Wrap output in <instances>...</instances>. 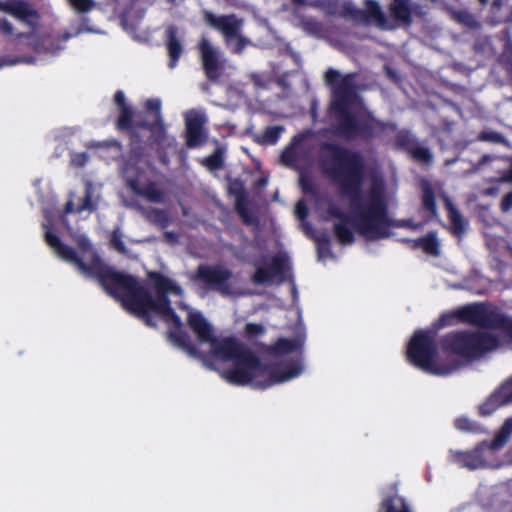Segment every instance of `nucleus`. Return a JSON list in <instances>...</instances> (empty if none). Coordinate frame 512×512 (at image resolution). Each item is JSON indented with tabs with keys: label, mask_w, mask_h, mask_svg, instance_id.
<instances>
[{
	"label": "nucleus",
	"mask_w": 512,
	"mask_h": 512,
	"mask_svg": "<svg viewBox=\"0 0 512 512\" xmlns=\"http://www.w3.org/2000/svg\"><path fill=\"white\" fill-rule=\"evenodd\" d=\"M44 227L46 228L45 241L59 258L73 264L85 276L96 279L108 295L121 301L128 312L140 318L148 327H156L152 312L157 314L165 323L172 324L168 331L169 340L190 357L206 359V354L200 352L192 342L191 337L183 328L180 317L171 306L169 294H180L181 287L179 285L161 272L150 271L147 277L156 293V296L153 297L135 276L107 266L87 238L81 237L77 241L80 251L89 253L87 262H85L74 248L64 244L47 225H44Z\"/></svg>",
	"instance_id": "f257e3e1"
},
{
	"label": "nucleus",
	"mask_w": 512,
	"mask_h": 512,
	"mask_svg": "<svg viewBox=\"0 0 512 512\" xmlns=\"http://www.w3.org/2000/svg\"><path fill=\"white\" fill-rule=\"evenodd\" d=\"M318 163L322 173L336 185L339 195L349 200L352 216L334 204L327 207L328 215L339 220L334 224L333 232L341 245L352 244L355 240L349 224L365 239L372 241L388 238L392 227L411 230L422 227L412 219L396 221L389 217L381 182L374 181L363 197L365 161L359 151L335 142H322L318 147Z\"/></svg>",
	"instance_id": "f03ea898"
},
{
	"label": "nucleus",
	"mask_w": 512,
	"mask_h": 512,
	"mask_svg": "<svg viewBox=\"0 0 512 512\" xmlns=\"http://www.w3.org/2000/svg\"><path fill=\"white\" fill-rule=\"evenodd\" d=\"M325 83L332 88L331 109L336 122L333 132L346 141H370L382 133L395 132L397 125L376 119L370 112H352L349 107L356 97L354 74L342 76L337 70L329 68L325 72Z\"/></svg>",
	"instance_id": "7ed1b4c3"
},
{
	"label": "nucleus",
	"mask_w": 512,
	"mask_h": 512,
	"mask_svg": "<svg viewBox=\"0 0 512 512\" xmlns=\"http://www.w3.org/2000/svg\"><path fill=\"white\" fill-rule=\"evenodd\" d=\"M232 363L231 368L222 372V377L232 385H250L257 389H266L292 380L299 376L303 370L301 363L298 361L287 363L262 362L247 347Z\"/></svg>",
	"instance_id": "20e7f679"
},
{
	"label": "nucleus",
	"mask_w": 512,
	"mask_h": 512,
	"mask_svg": "<svg viewBox=\"0 0 512 512\" xmlns=\"http://www.w3.org/2000/svg\"><path fill=\"white\" fill-rule=\"evenodd\" d=\"M411 6L410 0H391L388 5L390 17L395 22L391 23L384 14L380 4L376 0H364V9L356 7L351 2H344L340 15L349 18L359 24H376L381 30H393L399 26L409 28L413 24V14L417 13Z\"/></svg>",
	"instance_id": "39448f33"
},
{
	"label": "nucleus",
	"mask_w": 512,
	"mask_h": 512,
	"mask_svg": "<svg viewBox=\"0 0 512 512\" xmlns=\"http://www.w3.org/2000/svg\"><path fill=\"white\" fill-rule=\"evenodd\" d=\"M442 326H449L454 321L492 330H499L512 345V317L503 313L490 302H475L463 305L451 312L442 314Z\"/></svg>",
	"instance_id": "423d86ee"
},
{
	"label": "nucleus",
	"mask_w": 512,
	"mask_h": 512,
	"mask_svg": "<svg viewBox=\"0 0 512 512\" xmlns=\"http://www.w3.org/2000/svg\"><path fill=\"white\" fill-rule=\"evenodd\" d=\"M407 360L423 372L435 376H448L460 368L458 361L438 358V345L431 332L417 330L407 346Z\"/></svg>",
	"instance_id": "0eeeda50"
},
{
	"label": "nucleus",
	"mask_w": 512,
	"mask_h": 512,
	"mask_svg": "<svg viewBox=\"0 0 512 512\" xmlns=\"http://www.w3.org/2000/svg\"><path fill=\"white\" fill-rule=\"evenodd\" d=\"M496 335L484 331L460 330L447 333L441 339L446 353L456 355L466 362H473L499 347Z\"/></svg>",
	"instance_id": "6e6552de"
},
{
	"label": "nucleus",
	"mask_w": 512,
	"mask_h": 512,
	"mask_svg": "<svg viewBox=\"0 0 512 512\" xmlns=\"http://www.w3.org/2000/svg\"><path fill=\"white\" fill-rule=\"evenodd\" d=\"M113 101L119 108V115L115 121V128L119 132H126L129 137V150L123 156L124 169H134L147 155L148 145L143 140L139 131L134 127L135 117H139L141 113H136L134 109L126 103L125 94L122 90H117L114 94Z\"/></svg>",
	"instance_id": "1a4fd4ad"
},
{
	"label": "nucleus",
	"mask_w": 512,
	"mask_h": 512,
	"mask_svg": "<svg viewBox=\"0 0 512 512\" xmlns=\"http://www.w3.org/2000/svg\"><path fill=\"white\" fill-rule=\"evenodd\" d=\"M512 434V417L507 418L491 442L482 441L469 451H451L452 460L470 470L487 466L485 452L499 450L506 445Z\"/></svg>",
	"instance_id": "9d476101"
},
{
	"label": "nucleus",
	"mask_w": 512,
	"mask_h": 512,
	"mask_svg": "<svg viewBox=\"0 0 512 512\" xmlns=\"http://www.w3.org/2000/svg\"><path fill=\"white\" fill-rule=\"evenodd\" d=\"M145 112L134 119V127L136 131L140 129L150 132L147 143L148 148L153 146H161L167 136L166 125L161 111V101L158 98H150L144 104Z\"/></svg>",
	"instance_id": "9b49d317"
},
{
	"label": "nucleus",
	"mask_w": 512,
	"mask_h": 512,
	"mask_svg": "<svg viewBox=\"0 0 512 512\" xmlns=\"http://www.w3.org/2000/svg\"><path fill=\"white\" fill-rule=\"evenodd\" d=\"M203 20L207 26L219 31L227 43L231 39H237L233 52H242L246 45L245 39L240 34L243 25L242 19H239L235 14L217 16L211 11L204 10Z\"/></svg>",
	"instance_id": "f8f14e48"
},
{
	"label": "nucleus",
	"mask_w": 512,
	"mask_h": 512,
	"mask_svg": "<svg viewBox=\"0 0 512 512\" xmlns=\"http://www.w3.org/2000/svg\"><path fill=\"white\" fill-rule=\"evenodd\" d=\"M232 278V271L220 265L200 264L196 268L191 280L201 284L209 290H216L222 295H229V281Z\"/></svg>",
	"instance_id": "ddd939ff"
},
{
	"label": "nucleus",
	"mask_w": 512,
	"mask_h": 512,
	"mask_svg": "<svg viewBox=\"0 0 512 512\" xmlns=\"http://www.w3.org/2000/svg\"><path fill=\"white\" fill-rule=\"evenodd\" d=\"M288 270L287 258L282 255H274L266 266L256 268L251 276V282L255 285H264L277 280V283L281 284L286 280Z\"/></svg>",
	"instance_id": "4468645a"
},
{
	"label": "nucleus",
	"mask_w": 512,
	"mask_h": 512,
	"mask_svg": "<svg viewBox=\"0 0 512 512\" xmlns=\"http://www.w3.org/2000/svg\"><path fill=\"white\" fill-rule=\"evenodd\" d=\"M198 48L206 78L217 83L225 71V60L221 59V52L205 38L199 42Z\"/></svg>",
	"instance_id": "2eb2a0df"
},
{
	"label": "nucleus",
	"mask_w": 512,
	"mask_h": 512,
	"mask_svg": "<svg viewBox=\"0 0 512 512\" xmlns=\"http://www.w3.org/2000/svg\"><path fill=\"white\" fill-rule=\"evenodd\" d=\"M0 11L5 12L34 30L40 19L38 10L26 0H0Z\"/></svg>",
	"instance_id": "dca6fc26"
},
{
	"label": "nucleus",
	"mask_w": 512,
	"mask_h": 512,
	"mask_svg": "<svg viewBox=\"0 0 512 512\" xmlns=\"http://www.w3.org/2000/svg\"><path fill=\"white\" fill-rule=\"evenodd\" d=\"M207 343L211 346L210 355L223 362H233L246 348L232 336L219 339L214 335Z\"/></svg>",
	"instance_id": "f3484780"
},
{
	"label": "nucleus",
	"mask_w": 512,
	"mask_h": 512,
	"mask_svg": "<svg viewBox=\"0 0 512 512\" xmlns=\"http://www.w3.org/2000/svg\"><path fill=\"white\" fill-rule=\"evenodd\" d=\"M206 118L197 112H191L185 118V142L187 147L196 148L205 144L207 134L204 129Z\"/></svg>",
	"instance_id": "a211bd4d"
},
{
	"label": "nucleus",
	"mask_w": 512,
	"mask_h": 512,
	"mask_svg": "<svg viewBox=\"0 0 512 512\" xmlns=\"http://www.w3.org/2000/svg\"><path fill=\"white\" fill-rule=\"evenodd\" d=\"M305 337L302 335L297 336L293 339L281 337L275 343L268 345L265 343L258 344V350L260 353L270 357H279L291 354L296 351L303 349Z\"/></svg>",
	"instance_id": "6ab92c4d"
},
{
	"label": "nucleus",
	"mask_w": 512,
	"mask_h": 512,
	"mask_svg": "<svg viewBox=\"0 0 512 512\" xmlns=\"http://www.w3.org/2000/svg\"><path fill=\"white\" fill-rule=\"evenodd\" d=\"M165 46L168 54V67L174 69L179 59L181 58L184 47L181 40L178 37V30L175 26H169L165 31Z\"/></svg>",
	"instance_id": "aec40b11"
},
{
	"label": "nucleus",
	"mask_w": 512,
	"mask_h": 512,
	"mask_svg": "<svg viewBox=\"0 0 512 512\" xmlns=\"http://www.w3.org/2000/svg\"><path fill=\"white\" fill-rule=\"evenodd\" d=\"M187 324L202 343H207L214 336L212 326L199 311H189Z\"/></svg>",
	"instance_id": "412c9836"
},
{
	"label": "nucleus",
	"mask_w": 512,
	"mask_h": 512,
	"mask_svg": "<svg viewBox=\"0 0 512 512\" xmlns=\"http://www.w3.org/2000/svg\"><path fill=\"white\" fill-rule=\"evenodd\" d=\"M389 488L393 494L382 498L378 512H412L405 498L397 495V484L393 483Z\"/></svg>",
	"instance_id": "4be33fe9"
},
{
	"label": "nucleus",
	"mask_w": 512,
	"mask_h": 512,
	"mask_svg": "<svg viewBox=\"0 0 512 512\" xmlns=\"http://www.w3.org/2000/svg\"><path fill=\"white\" fill-rule=\"evenodd\" d=\"M127 185L133 193L145 197L150 202L160 203L163 201L164 193L154 182H149L145 186H140L137 178H130L127 181Z\"/></svg>",
	"instance_id": "5701e85b"
},
{
	"label": "nucleus",
	"mask_w": 512,
	"mask_h": 512,
	"mask_svg": "<svg viewBox=\"0 0 512 512\" xmlns=\"http://www.w3.org/2000/svg\"><path fill=\"white\" fill-rule=\"evenodd\" d=\"M508 405L504 395L501 394L500 390L497 388L491 393L486 400L479 405L478 413L481 416H490L493 414L498 408Z\"/></svg>",
	"instance_id": "b1692460"
},
{
	"label": "nucleus",
	"mask_w": 512,
	"mask_h": 512,
	"mask_svg": "<svg viewBox=\"0 0 512 512\" xmlns=\"http://www.w3.org/2000/svg\"><path fill=\"white\" fill-rule=\"evenodd\" d=\"M421 201L422 208L429 213L432 219L438 218L436 196L432 185L428 181H424L421 185Z\"/></svg>",
	"instance_id": "393cba45"
},
{
	"label": "nucleus",
	"mask_w": 512,
	"mask_h": 512,
	"mask_svg": "<svg viewBox=\"0 0 512 512\" xmlns=\"http://www.w3.org/2000/svg\"><path fill=\"white\" fill-rule=\"evenodd\" d=\"M445 206L448 212V218L451 223V231L454 235L460 236L465 232V222L455 205L448 197H445Z\"/></svg>",
	"instance_id": "a878e982"
},
{
	"label": "nucleus",
	"mask_w": 512,
	"mask_h": 512,
	"mask_svg": "<svg viewBox=\"0 0 512 512\" xmlns=\"http://www.w3.org/2000/svg\"><path fill=\"white\" fill-rule=\"evenodd\" d=\"M235 210L244 224L253 225L257 223V218L248 209V200L242 188L236 197Z\"/></svg>",
	"instance_id": "bb28decb"
},
{
	"label": "nucleus",
	"mask_w": 512,
	"mask_h": 512,
	"mask_svg": "<svg viewBox=\"0 0 512 512\" xmlns=\"http://www.w3.org/2000/svg\"><path fill=\"white\" fill-rule=\"evenodd\" d=\"M284 130L281 125L268 126L261 134L254 136V141L259 145H275Z\"/></svg>",
	"instance_id": "cd10ccee"
},
{
	"label": "nucleus",
	"mask_w": 512,
	"mask_h": 512,
	"mask_svg": "<svg viewBox=\"0 0 512 512\" xmlns=\"http://www.w3.org/2000/svg\"><path fill=\"white\" fill-rule=\"evenodd\" d=\"M301 139L294 137L293 142L286 146L280 154V162L284 166L294 167L298 160V153L296 148V142H300Z\"/></svg>",
	"instance_id": "c85d7f7f"
},
{
	"label": "nucleus",
	"mask_w": 512,
	"mask_h": 512,
	"mask_svg": "<svg viewBox=\"0 0 512 512\" xmlns=\"http://www.w3.org/2000/svg\"><path fill=\"white\" fill-rule=\"evenodd\" d=\"M420 245L421 249L429 255L438 256L440 249H439V242L437 239V235L435 232H429L424 237L420 238Z\"/></svg>",
	"instance_id": "c756f323"
},
{
	"label": "nucleus",
	"mask_w": 512,
	"mask_h": 512,
	"mask_svg": "<svg viewBox=\"0 0 512 512\" xmlns=\"http://www.w3.org/2000/svg\"><path fill=\"white\" fill-rule=\"evenodd\" d=\"M394 144L397 148L409 152L416 144L413 135L408 130H400L394 138Z\"/></svg>",
	"instance_id": "7c9ffc66"
},
{
	"label": "nucleus",
	"mask_w": 512,
	"mask_h": 512,
	"mask_svg": "<svg viewBox=\"0 0 512 512\" xmlns=\"http://www.w3.org/2000/svg\"><path fill=\"white\" fill-rule=\"evenodd\" d=\"M203 165L211 171L220 170L224 165L223 151L217 148L211 155L204 158Z\"/></svg>",
	"instance_id": "2f4dec72"
},
{
	"label": "nucleus",
	"mask_w": 512,
	"mask_h": 512,
	"mask_svg": "<svg viewBox=\"0 0 512 512\" xmlns=\"http://www.w3.org/2000/svg\"><path fill=\"white\" fill-rule=\"evenodd\" d=\"M316 249L319 259L332 257L331 241L327 234H321L316 238Z\"/></svg>",
	"instance_id": "473e14b6"
},
{
	"label": "nucleus",
	"mask_w": 512,
	"mask_h": 512,
	"mask_svg": "<svg viewBox=\"0 0 512 512\" xmlns=\"http://www.w3.org/2000/svg\"><path fill=\"white\" fill-rule=\"evenodd\" d=\"M455 428L462 432L468 433H480L482 432V427L479 423L470 420L467 417H459L454 422Z\"/></svg>",
	"instance_id": "72a5a7b5"
},
{
	"label": "nucleus",
	"mask_w": 512,
	"mask_h": 512,
	"mask_svg": "<svg viewBox=\"0 0 512 512\" xmlns=\"http://www.w3.org/2000/svg\"><path fill=\"white\" fill-rule=\"evenodd\" d=\"M408 153L414 160L425 164H431L433 160V156L429 148L419 146L417 144H415Z\"/></svg>",
	"instance_id": "f704fd0d"
},
{
	"label": "nucleus",
	"mask_w": 512,
	"mask_h": 512,
	"mask_svg": "<svg viewBox=\"0 0 512 512\" xmlns=\"http://www.w3.org/2000/svg\"><path fill=\"white\" fill-rule=\"evenodd\" d=\"M110 245L120 254L125 255L128 252L125 243L122 240V234L118 230L113 231L110 239Z\"/></svg>",
	"instance_id": "c9c22d12"
},
{
	"label": "nucleus",
	"mask_w": 512,
	"mask_h": 512,
	"mask_svg": "<svg viewBox=\"0 0 512 512\" xmlns=\"http://www.w3.org/2000/svg\"><path fill=\"white\" fill-rule=\"evenodd\" d=\"M70 6L78 13H87L93 9L95 3L93 0H67Z\"/></svg>",
	"instance_id": "e433bc0d"
},
{
	"label": "nucleus",
	"mask_w": 512,
	"mask_h": 512,
	"mask_svg": "<svg viewBox=\"0 0 512 512\" xmlns=\"http://www.w3.org/2000/svg\"><path fill=\"white\" fill-rule=\"evenodd\" d=\"M480 141L493 142V143H504L505 137L503 134L496 131H482L478 135Z\"/></svg>",
	"instance_id": "4c0bfd02"
},
{
	"label": "nucleus",
	"mask_w": 512,
	"mask_h": 512,
	"mask_svg": "<svg viewBox=\"0 0 512 512\" xmlns=\"http://www.w3.org/2000/svg\"><path fill=\"white\" fill-rule=\"evenodd\" d=\"M264 333L265 327L262 324L248 323L245 326V335L249 339L263 335Z\"/></svg>",
	"instance_id": "58836bf2"
},
{
	"label": "nucleus",
	"mask_w": 512,
	"mask_h": 512,
	"mask_svg": "<svg viewBox=\"0 0 512 512\" xmlns=\"http://www.w3.org/2000/svg\"><path fill=\"white\" fill-rule=\"evenodd\" d=\"M153 221L159 224L162 228H165L169 223L168 214L159 208H154L151 212Z\"/></svg>",
	"instance_id": "ea45409f"
},
{
	"label": "nucleus",
	"mask_w": 512,
	"mask_h": 512,
	"mask_svg": "<svg viewBox=\"0 0 512 512\" xmlns=\"http://www.w3.org/2000/svg\"><path fill=\"white\" fill-rule=\"evenodd\" d=\"M95 206L92 202V195L90 191H86L85 196L81 199V202L76 208V213H81L85 210H94Z\"/></svg>",
	"instance_id": "a19ab883"
},
{
	"label": "nucleus",
	"mask_w": 512,
	"mask_h": 512,
	"mask_svg": "<svg viewBox=\"0 0 512 512\" xmlns=\"http://www.w3.org/2000/svg\"><path fill=\"white\" fill-rule=\"evenodd\" d=\"M501 394L504 395L508 404L512 403V375L505 380L499 387Z\"/></svg>",
	"instance_id": "79ce46f5"
},
{
	"label": "nucleus",
	"mask_w": 512,
	"mask_h": 512,
	"mask_svg": "<svg viewBox=\"0 0 512 512\" xmlns=\"http://www.w3.org/2000/svg\"><path fill=\"white\" fill-rule=\"evenodd\" d=\"M88 154L86 152L75 153L71 157V164L74 167L81 168L88 162Z\"/></svg>",
	"instance_id": "37998d69"
},
{
	"label": "nucleus",
	"mask_w": 512,
	"mask_h": 512,
	"mask_svg": "<svg viewBox=\"0 0 512 512\" xmlns=\"http://www.w3.org/2000/svg\"><path fill=\"white\" fill-rule=\"evenodd\" d=\"M0 34L5 37L14 35V27L5 17H0Z\"/></svg>",
	"instance_id": "c03bdc74"
},
{
	"label": "nucleus",
	"mask_w": 512,
	"mask_h": 512,
	"mask_svg": "<svg viewBox=\"0 0 512 512\" xmlns=\"http://www.w3.org/2000/svg\"><path fill=\"white\" fill-rule=\"evenodd\" d=\"M21 62H30L26 58L22 57H12V56H2L0 57V67L4 66H12Z\"/></svg>",
	"instance_id": "a18cd8bd"
},
{
	"label": "nucleus",
	"mask_w": 512,
	"mask_h": 512,
	"mask_svg": "<svg viewBox=\"0 0 512 512\" xmlns=\"http://www.w3.org/2000/svg\"><path fill=\"white\" fill-rule=\"evenodd\" d=\"M300 186L304 193H314L315 192L313 182L311 181V179H309L307 177H304V176L300 177Z\"/></svg>",
	"instance_id": "49530a36"
},
{
	"label": "nucleus",
	"mask_w": 512,
	"mask_h": 512,
	"mask_svg": "<svg viewBox=\"0 0 512 512\" xmlns=\"http://www.w3.org/2000/svg\"><path fill=\"white\" fill-rule=\"evenodd\" d=\"M302 26L305 30L317 31L320 28V23L313 18H307L302 21Z\"/></svg>",
	"instance_id": "de8ad7c7"
},
{
	"label": "nucleus",
	"mask_w": 512,
	"mask_h": 512,
	"mask_svg": "<svg viewBox=\"0 0 512 512\" xmlns=\"http://www.w3.org/2000/svg\"><path fill=\"white\" fill-rule=\"evenodd\" d=\"M295 212L300 219H304L308 215V208L304 201H298L295 207Z\"/></svg>",
	"instance_id": "09e8293b"
},
{
	"label": "nucleus",
	"mask_w": 512,
	"mask_h": 512,
	"mask_svg": "<svg viewBox=\"0 0 512 512\" xmlns=\"http://www.w3.org/2000/svg\"><path fill=\"white\" fill-rule=\"evenodd\" d=\"M512 205V192L506 194L501 201V208L503 211H507Z\"/></svg>",
	"instance_id": "8fccbe9b"
},
{
	"label": "nucleus",
	"mask_w": 512,
	"mask_h": 512,
	"mask_svg": "<svg viewBox=\"0 0 512 512\" xmlns=\"http://www.w3.org/2000/svg\"><path fill=\"white\" fill-rule=\"evenodd\" d=\"M165 239L170 243H175L178 241V235L175 232L167 231L164 233Z\"/></svg>",
	"instance_id": "3c124183"
},
{
	"label": "nucleus",
	"mask_w": 512,
	"mask_h": 512,
	"mask_svg": "<svg viewBox=\"0 0 512 512\" xmlns=\"http://www.w3.org/2000/svg\"><path fill=\"white\" fill-rule=\"evenodd\" d=\"M403 242L409 244L410 247H412L413 249L421 248L420 238H418V239H404Z\"/></svg>",
	"instance_id": "603ef678"
},
{
	"label": "nucleus",
	"mask_w": 512,
	"mask_h": 512,
	"mask_svg": "<svg viewBox=\"0 0 512 512\" xmlns=\"http://www.w3.org/2000/svg\"><path fill=\"white\" fill-rule=\"evenodd\" d=\"M468 16V13L465 11H454L453 17L459 22H464V18Z\"/></svg>",
	"instance_id": "864d4df0"
},
{
	"label": "nucleus",
	"mask_w": 512,
	"mask_h": 512,
	"mask_svg": "<svg viewBox=\"0 0 512 512\" xmlns=\"http://www.w3.org/2000/svg\"><path fill=\"white\" fill-rule=\"evenodd\" d=\"M73 212H76V208L74 207V203L72 201H67L64 205V213L65 214H71Z\"/></svg>",
	"instance_id": "5fc2aeb1"
},
{
	"label": "nucleus",
	"mask_w": 512,
	"mask_h": 512,
	"mask_svg": "<svg viewBox=\"0 0 512 512\" xmlns=\"http://www.w3.org/2000/svg\"><path fill=\"white\" fill-rule=\"evenodd\" d=\"M505 0H493L491 9L493 12H496L502 8L504 5Z\"/></svg>",
	"instance_id": "6e6d98bb"
},
{
	"label": "nucleus",
	"mask_w": 512,
	"mask_h": 512,
	"mask_svg": "<svg viewBox=\"0 0 512 512\" xmlns=\"http://www.w3.org/2000/svg\"><path fill=\"white\" fill-rule=\"evenodd\" d=\"M32 32H19L15 34L16 39H30L32 37Z\"/></svg>",
	"instance_id": "4d7b16f0"
},
{
	"label": "nucleus",
	"mask_w": 512,
	"mask_h": 512,
	"mask_svg": "<svg viewBox=\"0 0 512 512\" xmlns=\"http://www.w3.org/2000/svg\"><path fill=\"white\" fill-rule=\"evenodd\" d=\"M267 183H268L267 178H265V177H261V178H259V179L256 181L255 186H256L257 188H262V187H265V186L267 185Z\"/></svg>",
	"instance_id": "13d9d810"
},
{
	"label": "nucleus",
	"mask_w": 512,
	"mask_h": 512,
	"mask_svg": "<svg viewBox=\"0 0 512 512\" xmlns=\"http://www.w3.org/2000/svg\"><path fill=\"white\" fill-rule=\"evenodd\" d=\"M109 146H112V147H115V148H120L121 147V143L117 140H112L111 143L109 144Z\"/></svg>",
	"instance_id": "bf43d9fd"
},
{
	"label": "nucleus",
	"mask_w": 512,
	"mask_h": 512,
	"mask_svg": "<svg viewBox=\"0 0 512 512\" xmlns=\"http://www.w3.org/2000/svg\"><path fill=\"white\" fill-rule=\"evenodd\" d=\"M296 5H305L306 0H291Z\"/></svg>",
	"instance_id": "052dcab7"
},
{
	"label": "nucleus",
	"mask_w": 512,
	"mask_h": 512,
	"mask_svg": "<svg viewBox=\"0 0 512 512\" xmlns=\"http://www.w3.org/2000/svg\"><path fill=\"white\" fill-rule=\"evenodd\" d=\"M479 3L482 5V6H485L488 4V0H478Z\"/></svg>",
	"instance_id": "680f3d73"
},
{
	"label": "nucleus",
	"mask_w": 512,
	"mask_h": 512,
	"mask_svg": "<svg viewBox=\"0 0 512 512\" xmlns=\"http://www.w3.org/2000/svg\"><path fill=\"white\" fill-rule=\"evenodd\" d=\"M69 38H70V35H69V34H65V35L63 36V40H64V41L68 40Z\"/></svg>",
	"instance_id": "e2e57ef3"
},
{
	"label": "nucleus",
	"mask_w": 512,
	"mask_h": 512,
	"mask_svg": "<svg viewBox=\"0 0 512 512\" xmlns=\"http://www.w3.org/2000/svg\"><path fill=\"white\" fill-rule=\"evenodd\" d=\"M168 2H169V3H174V2H175V0H168Z\"/></svg>",
	"instance_id": "0e129e2a"
}]
</instances>
